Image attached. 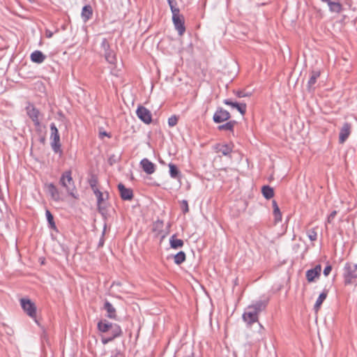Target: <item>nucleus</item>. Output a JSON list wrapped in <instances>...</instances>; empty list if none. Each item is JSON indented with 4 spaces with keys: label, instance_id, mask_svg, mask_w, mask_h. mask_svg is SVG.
<instances>
[{
    "label": "nucleus",
    "instance_id": "nucleus-1",
    "mask_svg": "<svg viewBox=\"0 0 357 357\" xmlns=\"http://www.w3.org/2000/svg\"><path fill=\"white\" fill-rule=\"evenodd\" d=\"M266 305L267 301L259 300L248 305L245 309L242 318L248 327H250L253 324L257 323L259 329H264L263 326L259 322V314L266 309Z\"/></svg>",
    "mask_w": 357,
    "mask_h": 357
},
{
    "label": "nucleus",
    "instance_id": "nucleus-5",
    "mask_svg": "<svg viewBox=\"0 0 357 357\" xmlns=\"http://www.w3.org/2000/svg\"><path fill=\"white\" fill-rule=\"evenodd\" d=\"M20 304L23 310L29 315L31 318L33 319L36 322V307L35 304L29 298H21Z\"/></svg>",
    "mask_w": 357,
    "mask_h": 357
},
{
    "label": "nucleus",
    "instance_id": "nucleus-47",
    "mask_svg": "<svg viewBox=\"0 0 357 357\" xmlns=\"http://www.w3.org/2000/svg\"><path fill=\"white\" fill-rule=\"evenodd\" d=\"M52 36V33H48V37H51Z\"/></svg>",
    "mask_w": 357,
    "mask_h": 357
},
{
    "label": "nucleus",
    "instance_id": "nucleus-15",
    "mask_svg": "<svg viewBox=\"0 0 357 357\" xmlns=\"http://www.w3.org/2000/svg\"><path fill=\"white\" fill-rule=\"evenodd\" d=\"M351 125L349 123H344L342 126L339 135V142L343 144L349 137L351 133Z\"/></svg>",
    "mask_w": 357,
    "mask_h": 357
},
{
    "label": "nucleus",
    "instance_id": "nucleus-3",
    "mask_svg": "<svg viewBox=\"0 0 357 357\" xmlns=\"http://www.w3.org/2000/svg\"><path fill=\"white\" fill-rule=\"evenodd\" d=\"M50 131L51 147L54 153H61L60 135L59 130L54 123L50 124Z\"/></svg>",
    "mask_w": 357,
    "mask_h": 357
},
{
    "label": "nucleus",
    "instance_id": "nucleus-6",
    "mask_svg": "<svg viewBox=\"0 0 357 357\" xmlns=\"http://www.w3.org/2000/svg\"><path fill=\"white\" fill-rule=\"evenodd\" d=\"M172 21L175 29L178 31L179 36H182L185 31L184 25V18L179 13L172 14Z\"/></svg>",
    "mask_w": 357,
    "mask_h": 357
},
{
    "label": "nucleus",
    "instance_id": "nucleus-16",
    "mask_svg": "<svg viewBox=\"0 0 357 357\" xmlns=\"http://www.w3.org/2000/svg\"><path fill=\"white\" fill-rule=\"evenodd\" d=\"M140 165L144 172L147 174H152L155 171V165L147 158L142 159Z\"/></svg>",
    "mask_w": 357,
    "mask_h": 357
},
{
    "label": "nucleus",
    "instance_id": "nucleus-38",
    "mask_svg": "<svg viewBox=\"0 0 357 357\" xmlns=\"http://www.w3.org/2000/svg\"><path fill=\"white\" fill-rule=\"evenodd\" d=\"M181 210L184 214L188 213L189 211V207H188V203L187 200H182L181 202Z\"/></svg>",
    "mask_w": 357,
    "mask_h": 357
},
{
    "label": "nucleus",
    "instance_id": "nucleus-19",
    "mask_svg": "<svg viewBox=\"0 0 357 357\" xmlns=\"http://www.w3.org/2000/svg\"><path fill=\"white\" fill-rule=\"evenodd\" d=\"M47 187L52 199L54 201H59L60 199V195L56 186L53 183H49Z\"/></svg>",
    "mask_w": 357,
    "mask_h": 357
},
{
    "label": "nucleus",
    "instance_id": "nucleus-34",
    "mask_svg": "<svg viewBox=\"0 0 357 357\" xmlns=\"http://www.w3.org/2000/svg\"><path fill=\"white\" fill-rule=\"evenodd\" d=\"M172 14L179 13L178 8L176 7V2L175 0H167Z\"/></svg>",
    "mask_w": 357,
    "mask_h": 357
},
{
    "label": "nucleus",
    "instance_id": "nucleus-41",
    "mask_svg": "<svg viewBox=\"0 0 357 357\" xmlns=\"http://www.w3.org/2000/svg\"><path fill=\"white\" fill-rule=\"evenodd\" d=\"M113 340H114V339H113L111 336H109V337H103V338L102 339V344H107L108 342H109L112 341Z\"/></svg>",
    "mask_w": 357,
    "mask_h": 357
},
{
    "label": "nucleus",
    "instance_id": "nucleus-13",
    "mask_svg": "<svg viewBox=\"0 0 357 357\" xmlns=\"http://www.w3.org/2000/svg\"><path fill=\"white\" fill-rule=\"evenodd\" d=\"M321 271V266L318 264L314 268L307 270L306 272V278L309 282H314L316 278H319Z\"/></svg>",
    "mask_w": 357,
    "mask_h": 357
},
{
    "label": "nucleus",
    "instance_id": "nucleus-7",
    "mask_svg": "<svg viewBox=\"0 0 357 357\" xmlns=\"http://www.w3.org/2000/svg\"><path fill=\"white\" fill-rule=\"evenodd\" d=\"M101 46L105 51V57L107 61L111 64H114L116 61V57L113 50H110L109 45L107 39L102 40Z\"/></svg>",
    "mask_w": 357,
    "mask_h": 357
},
{
    "label": "nucleus",
    "instance_id": "nucleus-44",
    "mask_svg": "<svg viewBox=\"0 0 357 357\" xmlns=\"http://www.w3.org/2000/svg\"><path fill=\"white\" fill-rule=\"evenodd\" d=\"M100 136H107V137H109L108 133H107V132H105V131L100 132Z\"/></svg>",
    "mask_w": 357,
    "mask_h": 357
},
{
    "label": "nucleus",
    "instance_id": "nucleus-31",
    "mask_svg": "<svg viewBox=\"0 0 357 357\" xmlns=\"http://www.w3.org/2000/svg\"><path fill=\"white\" fill-rule=\"evenodd\" d=\"M169 175L172 178H176L178 175H179V171L177 168V167L172 164V163H170L169 165Z\"/></svg>",
    "mask_w": 357,
    "mask_h": 357
},
{
    "label": "nucleus",
    "instance_id": "nucleus-17",
    "mask_svg": "<svg viewBox=\"0 0 357 357\" xmlns=\"http://www.w3.org/2000/svg\"><path fill=\"white\" fill-rule=\"evenodd\" d=\"M103 309L107 312V317L109 319H115L116 317V309L108 301L104 303Z\"/></svg>",
    "mask_w": 357,
    "mask_h": 357
},
{
    "label": "nucleus",
    "instance_id": "nucleus-27",
    "mask_svg": "<svg viewBox=\"0 0 357 357\" xmlns=\"http://www.w3.org/2000/svg\"><path fill=\"white\" fill-rule=\"evenodd\" d=\"M326 297H327V291H324L322 293H321L319 294V297L317 298V299L315 302L314 306V308L316 311H318L319 310L321 304L323 303L324 300L326 298Z\"/></svg>",
    "mask_w": 357,
    "mask_h": 357
},
{
    "label": "nucleus",
    "instance_id": "nucleus-12",
    "mask_svg": "<svg viewBox=\"0 0 357 357\" xmlns=\"http://www.w3.org/2000/svg\"><path fill=\"white\" fill-rule=\"evenodd\" d=\"M223 102L227 105L231 106L232 108L236 109L242 115H244L246 112L247 106L245 103L234 102L230 99H225Z\"/></svg>",
    "mask_w": 357,
    "mask_h": 357
},
{
    "label": "nucleus",
    "instance_id": "nucleus-18",
    "mask_svg": "<svg viewBox=\"0 0 357 357\" xmlns=\"http://www.w3.org/2000/svg\"><path fill=\"white\" fill-rule=\"evenodd\" d=\"M45 55L39 50H36L31 54V60L36 63H42L45 61Z\"/></svg>",
    "mask_w": 357,
    "mask_h": 357
},
{
    "label": "nucleus",
    "instance_id": "nucleus-10",
    "mask_svg": "<svg viewBox=\"0 0 357 357\" xmlns=\"http://www.w3.org/2000/svg\"><path fill=\"white\" fill-rule=\"evenodd\" d=\"M230 117L231 115L228 111L222 107H218L213 114V120L216 123H220L229 120Z\"/></svg>",
    "mask_w": 357,
    "mask_h": 357
},
{
    "label": "nucleus",
    "instance_id": "nucleus-20",
    "mask_svg": "<svg viewBox=\"0 0 357 357\" xmlns=\"http://www.w3.org/2000/svg\"><path fill=\"white\" fill-rule=\"evenodd\" d=\"M93 11L91 6L86 5L82 8L81 15L84 22L88 21L91 17Z\"/></svg>",
    "mask_w": 357,
    "mask_h": 357
},
{
    "label": "nucleus",
    "instance_id": "nucleus-35",
    "mask_svg": "<svg viewBox=\"0 0 357 357\" xmlns=\"http://www.w3.org/2000/svg\"><path fill=\"white\" fill-rule=\"evenodd\" d=\"M273 216H274L275 223H278L282 220V213L280 212V208H278V211H276V210L273 211Z\"/></svg>",
    "mask_w": 357,
    "mask_h": 357
},
{
    "label": "nucleus",
    "instance_id": "nucleus-9",
    "mask_svg": "<svg viewBox=\"0 0 357 357\" xmlns=\"http://www.w3.org/2000/svg\"><path fill=\"white\" fill-rule=\"evenodd\" d=\"M136 114L137 117L146 124L151 123L152 121V115L151 112L144 106H139L137 109Z\"/></svg>",
    "mask_w": 357,
    "mask_h": 357
},
{
    "label": "nucleus",
    "instance_id": "nucleus-33",
    "mask_svg": "<svg viewBox=\"0 0 357 357\" xmlns=\"http://www.w3.org/2000/svg\"><path fill=\"white\" fill-rule=\"evenodd\" d=\"M45 215H46L47 220L50 225V228L55 229L56 225H55V222L54 221V218H53L52 214L50 213V211L47 210L45 212Z\"/></svg>",
    "mask_w": 357,
    "mask_h": 357
},
{
    "label": "nucleus",
    "instance_id": "nucleus-8",
    "mask_svg": "<svg viewBox=\"0 0 357 357\" xmlns=\"http://www.w3.org/2000/svg\"><path fill=\"white\" fill-rule=\"evenodd\" d=\"M26 111L27 115L32 120L34 125L36 127L40 126V122L39 120V116L40 114V111L33 105L29 104L28 106L26 107Z\"/></svg>",
    "mask_w": 357,
    "mask_h": 357
},
{
    "label": "nucleus",
    "instance_id": "nucleus-28",
    "mask_svg": "<svg viewBox=\"0 0 357 357\" xmlns=\"http://www.w3.org/2000/svg\"><path fill=\"white\" fill-rule=\"evenodd\" d=\"M319 76H320L319 71L314 70L311 73V76L307 82L309 89L312 88L315 84V83L317 82V80L319 77Z\"/></svg>",
    "mask_w": 357,
    "mask_h": 357
},
{
    "label": "nucleus",
    "instance_id": "nucleus-30",
    "mask_svg": "<svg viewBox=\"0 0 357 357\" xmlns=\"http://www.w3.org/2000/svg\"><path fill=\"white\" fill-rule=\"evenodd\" d=\"M185 254L183 251H180L174 257V263L180 265L185 261Z\"/></svg>",
    "mask_w": 357,
    "mask_h": 357
},
{
    "label": "nucleus",
    "instance_id": "nucleus-24",
    "mask_svg": "<svg viewBox=\"0 0 357 357\" xmlns=\"http://www.w3.org/2000/svg\"><path fill=\"white\" fill-rule=\"evenodd\" d=\"M329 9L331 12L339 13L342 10V5L340 2L332 1L331 0L327 2Z\"/></svg>",
    "mask_w": 357,
    "mask_h": 357
},
{
    "label": "nucleus",
    "instance_id": "nucleus-48",
    "mask_svg": "<svg viewBox=\"0 0 357 357\" xmlns=\"http://www.w3.org/2000/svg\"><path fill=\"white\" fill-rule=\"evenodd\" d=\"M111 357H116V356H111Z\"/></svg>",
    "mask_w": 357,
    "mask_h": 357
},
{
    "label": "nucleus",
    "instance_id": "nucleus-2",
    "mask_svg": "<svg viewBox=\"0 0 357 357\" xmlns=\"http://www.w3.org/2000/svg\"><path fill=\"white\" fill-rule=\"evenodd\" d=\"M60 184L66 189L67 192L70 196L75 197L74 193L75 187L74 185V181L72 178L70 171H66L62 174L60 178Z\"/></svg>",
    "mask_w": 357,
    "mask_h": 357
},
{
    "label": "nucleus",
    "instance_id": "nucleus-4",
    "mask_svg": "<svg viewBox=\"0 0 357 357\" xmlns=\"http://www.w3.org/2000/svg\"><path fill=\"white\" fill-rule=\"evenodd\" d=\"M344 278L347 284H351L357 278V264L347 263L344 266Z\"/></svg>",
    "mask_w": 357,
    "mask_h": 357
},
{
    "label": "nucleus",
    "instance_id": "nucleus-42",
    "mask_svg": "<svg viewBox=\"0 0 357 357\" xmlns=\"http://www.w3.org/2000/svg\"><path fill=\"white\" fill-rule=\"evenodd\" d=\"M335 215H336V211H333V212L329 215V216L328 217V222H330L331 221V220H333V219L335 218Z\"/></svg>",
    "mask_w": 357,
    "mask_h": 357
},
{
    "label": "nucleus",
    "instance_id": "nucleus-21",
    "mask_svg": "<svg viewBox=\"0 0 357 357\" xmlns=\"http://www.w3.org/2000/svg\"><path fill=\"white\" fill-rule=\"evenodd\" d=\"M108 333H109L110 336L114 339L121 335L122 330L119 325L112 324Z\"/></svg>",
    "mask_w": 357,
    "mask_h": 357
},
{
    "label": "nucleus",
    "instance_id": "nucleus-45",
    "mask_svg": "<svg viewBox=\"0 0 357 357\" xmlns=\"http://www.w3.org/2000/svg\"><path fill=\"white\" fill-rule=\"evenodd\" d=\"M103 245V241H100L99 242V246H102Z\"/></svg>",
    "mask_w": 357,
    "mask_h": 357
},
{
    "label": "nucleus",
    "instance_id": "nucleus-40",
    "mask_svg": "<svg viewBox=\"0 0 357 357\" xmlns=\"http://www.w3.org/2000/svg\"><path fill=\"white\" fill-rule=\"evenodd\" d=\"M332 266L331 265H327L324 269V275L325 276H328L330 274Z\"/></svg>",
    "mask_w": 357,
    "mask_h": 357
},
{
    "label": "nucleus",
    "instance_id": "nucleus-25",
    "mask_svg": "<svg viewBox=\"0 0 357 357\" xmlns=\"http://www.w3.org/2000/svg\"><path fill=\"white\" fill-rule=\"evenodd\" d=\"M112 324L111 323L107 321L106 320L105 321H100L98 323V329L102 332V333H107V332H109V330H110V328L112 326Z\"/></svg>",
    "mask_w": 357,
    "mask_h": 357
},
{
    "label": "nucleus",
    "instance_id": "nucleus-23",
    "mask_svg": "<svg viewBox=\"0 0 357 357\" xmlns=\"http://www.w3.org/2000/svg\"><path fill=\"white\" fill-rule=\"evenodd\" d=\"M261 192L266 199H270L274 196L273 188L269 185H264L261 188Z\"/></svg>",
    "mask_w": 357,
    "mask_h": 357
},
{
    "label": "nucleus",
    "instance_id": "nucleus-39",
    "mask_svg": "<svg viewBox=\"0 0 357 357\" xmlns=\"http://www.w3.org/2000/svg\"><path fill=\"white\" fill-rule=\"evenodd\" d=\"M234 93L238 98H244V97H248L250 96V93H246L244 91H241V90L234 91Z\"/></svg>",
    "mask_w": 357,
    "mask_h": 357
},
{
    "label": "nucleus",
    "instance_id": "nucleus-37",
    "mask_svg": "<svg viewBox=\"0 0 357 357\" xmlns=\"http://www.w3.org/2000/svg\"><path fill=\"white\" fill-rule=\"evenodd\" d=\"M307 236L311 241H314L317 240V234L314 229H310L307 231Z\"/></svg>",
    "mask_w": 357,
    "mask_h": 357
},
{
    "label": "nucleus",
    "instance_id": "nucleus-14",
    "mask_svg": "<svg viewBox=\"0 0 357 357\" xmlns=\"http://www.w3.org/2000/svg\"><path fill=\"white\" fill-rule=\"evenodd\" d=\"M118 189L120 192L121 198L123 200H131L133 197V192L130 188H126L122 183L118 184Z\"/></svg>",
    "mask_w": 357,
    "mask_h": 357
},
{
    "label": "nucleus",
    "instance_id": "nucleus-11",
    "mask_svg": "<svg viewBox=\"0 0 357 357\" xmlns=\"http://www.w3.org/2000/svg\"><path fill=\"white\" fill-rule=\"evenodd\" d=\"M93 193L97 198V205H98V211L100 213H103L106 210V205H105V201L107 199H108L109 194H108V192H105V194L104 195L99 190H95V192Z\"/></svg>",
    "mask_w": 357,
    "mask_h": 357
},
{
    "label": "nucleus",
    "instance_id": "nucleus-26",
    "mask_svg": "<svg viewBox=\"0 0 357 357\" xmlns=\"http://www.w3.org/2000/svg\"><path fill=\"white\" fill-rule=\"evenodd\" d=\"M236 124V121H234V120L229 121H227L226 123H224L222 125H220L218 127V129L219 130L233 131L234 130V128Z\"/></svg>",
    "mask_w": 357,
    "mask_h": 357
},
{
    "label": "nucleus",
    "instance_id": "nucleus-36",
    "mask_svg": "<svg viewBox=\"0 0 357 357\" xmlns=\"http://www.w3.org/2000/svg\"><path fill=\"white\" fill-rule=\"evenodd\" d=\"M178 117L176 115H173L168 119V125L169 127H174L177 124Z\"/></svg>",
    "mask_w": 357,
    "mask_h": 357
},
{
    "label": "nucleus",
    "instance_id": "nucleus-29",
    "mask_svg": "<svg viewBox=\"0 0 357 357\" xmlns=\"http://www.w3.org/2000/svg\"><path fill=\"white\" fill-rule=\"evenodd\" d=\"M217 151L223 155H228L231 152V148L228 144H222L217 146Z\"/></svg>",
    "mask_w": 357,
    "mask_h": 357
},
{
    "label": "nucleus",
    "instance_id": "nucleus-32",
    "mask_svg": "<svg viewBox=\"0 0 357 357\" xmlns=\"http://www.w3.org/2000/svg\"><path fill=\"white\" fill-rule=\"evenodd\" d=\"M98 182V178L95 174H92L89 178V184L93 192H95V190H98L96 187Z\"/></svg>",
    "mask_w": 357,
    "mask_h": 357
},
{
    "label": "nucleus",
    "instance_id": "nucleus-46",
    "mask_svg": "<svg viewBox=\"0 0 357 357\" xmlns=\"http://www.w3.org/2000/svg\"><path fill=\"white\" fill-rule=\"evenodd\" d=\"M52 36V33H48V37H51Z\"/></svg>",
    "mask_w": 357,
    "mask_h": 357
},
{
    "label": "nucleus",
    "instance_id": "nucleus-22",
    "mask_svg": "<svg viewBox=\"0 0 357 357\" xmlns=\"http://www.w3.org/2000/svg\"><path fill=\"white\" fill-rule=\"evenodd\" d=\"M170 246L173 249H178L183 246V241L181 239L176 238V235H172L169 238Z\"/></svg>",
    "mask_w": 357,
    "mask_h": 357
},
{
    "label": "nucleus",
    "instance_id": "nucleus-43",
    "mask_svg": "<svg viewBox=\"0 0 357 357\" xmlns=\"http://www.w3.org/2000/svg\"><path fill=\"white\" fill-rule=\"evenodd\" d=\"M272 205H273V211H274V210H276V211H278V210L279 206H278V204H277L276 201L273 200V201L272 202Z\"/></svg>",
    "mask_w": 357,
    "mask_h": 357
}]
</instances>
